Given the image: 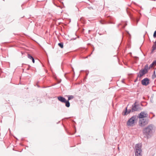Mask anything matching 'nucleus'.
I'll use <instances>...</instances> for the list:
<instances>
[{
	"label": "nucleus",
	"mask_w": 156,
	"mask_h": 156,
	"mask_svg": "<svg viewBox=\"0 0 156 156\" xmlns=\"http://www.w3.org/2000/svg\"><path fill=\"white\" fill-rule=\"evenodd\" d=\"M142 120H140V123L142 125H144L145 124H144V122H145V121H144V119H142Z\"/></svg>",
	"instance_id": "4468645a"
},
{
	"label": "nucleus",
	"mask_w": 156,
	"mask_h": 156,
	"mask_svg": "<svg viewBox=\"0 0 156 156\" xmlns=\"http://www.w3.org/2000/svg\"><path fill=\"white\" fill-rule=\"evenodd\" d=\"M32 62L33 63H34V62H35V60H34V58H33L32 59Z\"/></svg>",
	"instance_id": "b1692460"
},
{
	"label": "nucleus",
	"mask_w": 156,
	"mask_h": 156,
	"mask_svg": "<svg viewBox=\"0 0 156 156\" xmlns=\"http://www.w3.org/2000/svg\"><path fill=\"white\" fill-rule=\"evenodd\" d=\"M147 115H148L147 113L142 112L139 114V118H143L144 117H147Z\"/></svg>",
	"instance_id": "39448f33"
},
{
	"label": "nucleus",
	"mask_w": 156,
	"mask_h": 156,
	"mask_svg": "<svg viewBox=\"0 0 156 156\" xmlns=\"http://www.w3.org/2000/svg\"><path fill=\"white\" fill-rule=\"evenodd\" d=\"M153 130V126L150 125L144 128L143 130L144 137L148 139L150 138L152 134Z\"/></svg>",
	"instance_id": "f257e3e1"
},
{
	"label": "nucleus",
	"mask_w": 156,
	"mask_h": 156,
	"mask_svg": "<svg viewBox=\"0 0 156 156\" xmlns=\"http://www.w3.org/2000/svg\"><path fill=\"white\" fill-rule=\"evenodd\" d=\"M131 112V110H127V114L130 113Z\"/></svg>",
	"instance_id": "5701e85b"
},
{
	"label": "nucleus",
	"mask_w": 156,
	"mask_h": 156,
	"mask_svg": "<svg viewBox=\"0 0 156 156\" xmlns=\"http://www.w3.org/2000/svg\"><path fill=\"white\" fill-rule=\"evenodd\" d=\"M142 85L147 86L149 83V80L148 78H145L141 81Z\"/></svg>",
	"instance_id": "20e7f679"
},
{
	"label": "nucleus",
	"mask_w": 156,
	"mask_h": 156,
	"mask_svg": "<svg viewBox=\"0 0 156 156\" xmlns=\"http://www.w3.org/2000/svg\"><path fill=\"white\" fill-rule=\"evenodd\" d=\"M129 53L130 54H131V53Z\"/></svg>",
	"instance_id": "bb28decb"
},
{
	"label": "nucleus",
	"mask_w": 156,
	"mask_h": 156,
	"mask_svg": "<svg viewBox=\"0 0 156 156\" xmlns=\"http://www.w3.org/2000/svg\"><path fill=\"white\" fill-rule=\"evenodd\" d=\"M65 102H64L65 103V105L67 107H69L70 106V103L69 102V101H66V100L65 101Z\"/></svg>",
	"instance_id": "9d476101"
},
{
	"label": "nucleus",
	"mask_w": 156,
	"mask_h": 156,
	"mask_svg": "<svg viewBox=\"0 0 156 156\" xmlns=\"http://www.w3.org/2000/svg\"><path fill=\"white\" fill-rule=\"evenodd\" d=\"M127 47L128 46H129V47H130V40L128 41V39H127Z\"/></svg>",
	"instance_id": "dca6fc26"
},
{
	"label": "nucleus",
	"mask_w": 156,
	"mask_h": 156,
	"mask_svg": "<svg viewBox=\"0 0 156 156\" xmlns=\"http://www.w3.org/2000/svg\"><path fill=\"white\" fill-rule=\"evenodd\" d=\"M154 65H153V64H152V63H151L150 66H149L148 67V68H149V69H150L152 67L154 66Z\"/></svg>",
	"instance_id": "aec40b11"
},
{
	"label": "nucleus",
	"mask_w": 156,
	"mask_h": 156,
	"mask_svg": "<svg viewBox=\"0 0 156 156\" xmlns=\"http://www.w3.org/2000/svg\"><path fill=\"white\" fill-rule=\"evenodd\" d=\"M148 69H149L148 66L147 64H146L143 70H144V71H145V72L147 73L148 72Z\"/></svg>",
	"instance_id": "1a4fd4ad"
},
{
	"label": "nucleus",
	"mask_w": 156,
	"mask_h": 156,
	"mask_svg": "<svg viewBox=\"0 0 156 156\" xmlns=\"http://www.w3.org/2000/svg\"><path fill=\"white\" fill-rule=\"evenodd\" d=\"M58 45L61 48H63V44L62 43H59L58 44Z\"/></svg>",
	"instance_id": "f8f14e48"
},
{
	"label": "nucleus",
	"mask_w": 156,
	"mask_h": 156,
	"mask_svg": "<svg viewBox=\"0 0 156 156\" xmlns=\"http://www.w3.org/2000/svg\"><path fill=\"white\" fill-rule=\"evenodd\" d=\"M153 37L154 38L156 37V30L155 31Z\"/></svg>",
	"instance_id": "412c9836"
},
{
	"label": "nucleus",
	"mask_w": 156,
	"mask_h": 156,
	"mask_svg": "<svg viewBox=\"0 0 156 156\" xmlns=\"http://www.w3.org/2000/svg\"><path fill=\"white\" fill-rule=\"evenodd\" d=\"M147 73L145 71L142 69L140 71L138 76L140 77Z\"/></svg>",
	"instance_id": "423d86ee"
},
{
	"label": "nucleus",
	"mask_w": 156,
	"mask_h": 156,
	"mask_svg": "<svg viewBox=\"0 0 156 156\" xmlns=\"http://www.w3.org/2000/svg\"><path fill=\"white\" fill-rule=\"evenodd\" d=\"M28 58L32 60L34 58L30 54H28L27 56Z\"/></svg>",
	"instance_id": "2eb2a0df"
},
{
	"label": "nucleus",
	"mask_w": 156,
	"mask_h": 156,
	"mask_svg": "<svg viewBox=\"0 0 156 156\" xmlns=\"http://www.w3.org/2000/svg\"><path fill=\"white\" fill-rule=\"evenodd\" d=\"M58 99L59 101L62 103L65 102L66 100L64 98L61 96L58 97Z\"/></svg>",
	"instance_id": "0eeeda50"
},
{
	"label": "nucleus",
	"mask_w": 156,
	"mask_h": 156,
	"mask_svg": "<svg viewBox=\"0 0 156 156\" xmlns=\"http://www.w3.org/2000/svg\"><path fill=\"white\" fill-rule=\"evenodd\" d=\"M68 101H69L70 100L73 99L74 98V97L73 95H69L68 96Z\"/></svg>",
	"instance_id": "9b49d317"
},
{
	"label": "nucleus",
	"mask_w": 156,
	"mask_h": 156,
	"mask_svg": "<svg viewBox=\"0 0 156 156\" xmlns=\"http://www.w3.org/2000/svg\"><path fill=\"white\" fill-rule=\"evenodd\" d=\"M127 14H128V10H127Z\"/></svg>",
	"instance_id": "393cba45"
},
{
	"label": "nucleus",
	"mask_w": 156,
	"mask_h": 156,
	"mask_svg": "<svg viewBox=\"0 0 156 156\" xmlns=\"http://www.w3.org/2000/svg\"><path fill=\"white\" fill-rule=\"evenodd\" d=\"M135 117L134 116L132 117L127 122V125L129 126H132L134 123L135 121Z\"/></svg>",
	"instance_id": "7ed1b4c3"
},
{
	"label": "nucleus",
	"mask_w": 156,
	"mask_h": 156,
	"mask_svg": "<svg viewBox=\"0 0 156 156\" xmlns=\"http://www.w3.org/2000/svg\"><path fill=\"white\" fill-rule=\"evenodd\" d=\"M155 71H154V74L152 75V78L153 79H154V78H155L156 77V75H155Z\"/></svg>",
	"instance_id": "6ab92c4d"
},
{
	"label": "nucleus",
	"mask_w": 156,
	"mask_h": 156,
	"mask_svg": "<svg viewBox=\"0 0 156 156\" xmlns=\"http://www.w3.org/2000/svg\"><path fill=\"white\" fill-rule=\"evenodd\" d=\"M141 145L140 144H138L135 146V156H142V151L141 149Z\"/></svg>",
	"instance_id": "f03ea898"
},
{
	"label": "nucleus",
	"mask_w": 156,
	"mask_h": 156,
	"mask_svg": "<svg viewBox=\"0 0 156 156\" xmlns=\"http://www.w3.org/2000/svg\"><path fill=\"white\" fill-rule=\"evenodd\" d=\"M127 38L128 37V38L130 40V39L131 37V35L130 34H129L128 32H127Z\"/></svg>",
	"instance_id": "f3484780"
},
{
	"label": "nucleus",
	"mask_w": 156,
	"mask_h": 156,
	"mask_svg": "<svg viewBox=\"0 0 156 156\" xmlns=\"http://www.w3.org/2000/svg\"><path fill=\"white\" fill-rule=\"evenodd\" d=\"M125 111L124 112H123L122 113V114L123 115H126L127 113V107H126L125 108Z\"/></svg>",
	"instance_id": "ddd939ff"
},
{
	"label": "nucleus",
	"mask_w": 156,
	"mask_h": 156,
	"mask_svg": "<svg viewBox=\"0 0 156 156\" xmlns=\"http://www.w3.org/2000/svg\"><path fill=\"white\" fill-rule=\"evenodd\" d=\"M139 109V106L137 105H134V106H133L132 112L137 111Z\"/></svg>",
	"instance_id": "6e6552de"
},
{
	"label": "nucleus",
	"mask_w": 156,
	"mask_h": 156,
	"mask_svg": "<svg viewBox=\"0 0 156 156\" xmlns=\"http://www.w3.org/2000/svg\"><path fill=\"white\" fill-rule=\"evenodd\" d=\"M154 43L156 44V41Z\"/></svg>",
	"instance_id": "a878e982"
},
{
	"label": "nucleus",
	"mask_w": 156,
	"mask_h": 156,
	"mask_svg": "<svg viewBox=\"0 0 156 156\" xmlns=\"http://www.w3.org/2000/svg\"><path fill=\"white\" fill-rule=\"evenodd\" d=\"M153 50H155L156 49V44L155 43L153 46Z\"/></svg>",
	"instance_id": "a211bd4d"
},
{
	"label": "nucleus",
	"mask_w": 156,
	"mask_h": 156,
	"mask_svg": "<svg viewBox=\"0 0 156 156\" xmlns=\"http://www.w3.org/2000/svg\"><path fill=\"white\" fill-rule=\"evenodd\" d=\"M154 65H156V60L154 61L152 63Z\"/></svg>",
	"instance_id": "4be33fe9"
}]
</instances>
